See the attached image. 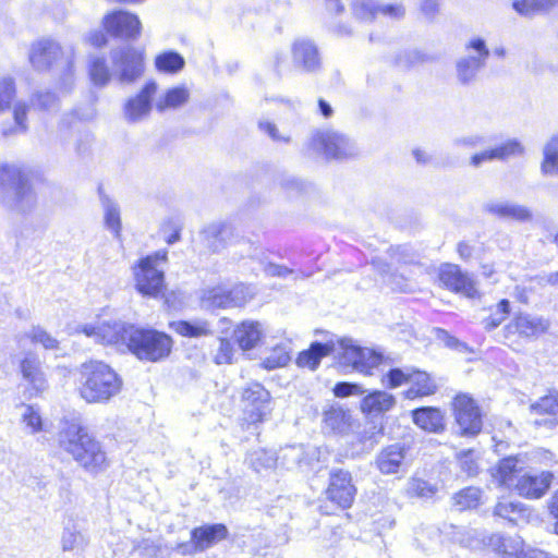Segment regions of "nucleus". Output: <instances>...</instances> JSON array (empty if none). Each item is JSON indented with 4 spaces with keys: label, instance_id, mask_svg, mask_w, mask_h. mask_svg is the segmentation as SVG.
Returning a JSON list of instances; mask_svg holds the SVG:
<instances>
[{
    "label": "nucleus",
    "instance_id": "f257e3e1",
    "mask_svg": "<svg viewBox=\"0 0 558 558\" xmlns=\"http://www.w3.org/2000/svg\"><path fill=\"white\" fill-rule=\"evenodd\" d=\"M58 442L87 472L97 474L108 468L106 452L100 444L77 421L65 420L61 423Z\"/></svg>",
    "mask_w": 558,
    "mask_h": 558
},
{
    "label": "nucleus",
    "instance_id": "f03ea898",
    "mask_svg": "<svg viewBox=\"0 0 558 558\" xmlns=\"http://www.w3.org/2000/svg\"><path fill=\"white\" fill-rule=\"evenodd\" d=\"M517 457H508L490 470L493 482L498 486L513 488L517 493L529 499H538L548 490L554 475L544 471L539 474L522 473Z\"/></svg>",
    "mask_w": 558,
    "mask_h": 558
},
{
    "label": "nucleus",
    "instance_id": "7ed1b4c3",
    "mask_svg": "<svg viewBox=\"0 0 558 558\" xmlns=\"http://www.w3.org/2000/svg\"><path fill=\"white\" fill-rule=\"evenodd\" d=\"M122 389V379L106 363L89 361L80 369L78 393L87 403H106Z\"/></svg>",
    "mask_w": 558,
    "mask_h": 558
},
{
    "label": "nucleus",
    "instance_id": "20e7f679",
    "mask_svg": "<svg viewBox=\"0 0 558 558\" xmlns=\"http://www.w3.org/2000/svg\"><path fill=\"white\" fill-rule=\"evenodd\" d=\"M0 202L9 209L26 213L36 205V194L17 165H0Z\"/></svg>",
    "mask_w": 558,
    "mask_h": 558
},
{
    "label": "nucleus",
    "instance_id": "39448f33",
    "mask_svg": "<svg viewBox=\"0 0 558 558\" xmlns=\"http://www.w3.org/2000/svg\"><path fill=\"white\" fill-rule=\"evenodd\" d=\"M16 93V84L12 76L0 77V116L12 109V122L1 125V134L4 137L21 135L28 130L27 114L31 107L24 100L13 104Z\"/></svg>",
    "mask_w": 558,
    "mask_h": 558
},
{
    "label": "nucleus",
    "instance_id": "423d86ee",
    "mask_svg": "<svg viewBox=\"0 0 558 558\" xmlns=\"http://www.w3.org/2000/svg\"><path fill=\"white\" fill-rule=\"evenodd\" d=\"M167 252H156L140 259L133 267L136 290L146 296L157 298L165 288L163 266Z\"/></svg>",
    "mask_w": 558,
    "mask_h": 558
},
{
    "label": "nucleus",
    "instance_id": "0eeeda50",
    "mask_svg": "<svg viewBox=\"0 0 558 558\" xmlns=\"http://www.w3.org/2000/svg\"><path fill=\"white\" fill-rule=\"evenodd\" d=\"M172 348V339L157 330L135 328L128 342V349L140 360L157 362L167 357Z\"/></svg>",
    "mask_w": 558,
    "mask_h": 558
},
{
    "label": "nucleus",
    "instance_id": "6e6552de",
    "mask_svg": "<svg viewBox=\"0 0 558 558\" xmlns=\"http://www.w3.org/2000/svg\"><path fill=\"white\" fill-rule=\"evenodd\" d=\"M135 327L122 320H102L93 324L78 325L76 332H82L95 342L126 348Z\"/></svg>",
    "mask_w": 558,
    "mask_h": 558
},
{
    "label": "nucleus",
    "instance_id": "1a4fd4ad",
    "mask_svg": "<svg viewBox=\"0 0 558 558\" xmlns=\"http://www.w3.org/2000/svg\"><path fill=\"white\" fill-rule=\"evenodd\" d=\"M311 147L327 158L348 159L359 155L356 143L347 135L333 130H318L313 133Z\"/></svg>",
    "mask_w": 558,
    "mask_h": 558
},
{
    "label": "nucleus",
    "instance_id": "9d476101",
    "mask_svg": "<svg viewBox=\"0 0 558 558\" xmlns=\"http://www.w3.org/2000/svg\"><path fill=\"white\" fill-rule=\"evenodd\" d=\"M244 418L252 424L265 421L271 413V397L259 383L248 384L242 391Z\"/></svg>",
    "mask_w": 558,
    "mask_h": 558
},
{
    "label": "nucleus",
    "instance_id": "9b49d317",
    "mask_svg": "<svg viewBox=\"0 0 558 558\" xmlns=\"http://www.w3.org/2000/svg\"><path fill=\"white\" fill-rule=\"evenodd\" d=\"M456 423L462 436H476L482 430V414L475 400L470 396L458 395L452 402Z\"/></svg>",
    "mask_w": 558,
    "mask_h": 558
},
{
    "label": "nucleus",
    "instance_id": "f8f14e48",
    "mask_svg": "<svg viewBox=\"0 0 558 558\" xmlns=\"http://www.w3.org/2000/svg\"><path fill=\"white\" fill-rule=\"evenodd\" d=\"M114 74L123 84L136 81L143 73V54L132 47H121L110 52Z\"/></svg>",
    "mask_w": 558,
    "mask_h": 558
},
{
    "label": "nucleus",
    "instance_id": "ddd939ff",
    "mask_svg": "<svg viewBox=\"0 0 558 558\" xmlns=\"http://www.w3.org/2000/svg\"><path fill=\"white\" fill-rule=\"evenodd\" d=\"M291 64L303 73H316L322 69V57L315 41L310 38L300 37L294 39L290 46Z\"/></svg>",
    "mask_w": 558,
    "mask_h": 558
},
{
    "label": "nucleus",
    "instance_id": "4468645a",
    "mask_svg": "<svg viewBox=\"0 0 558 558\" xmlns=\"http://www.w3.org/2000/svg\"><path fill=\"white\" fill-rule=\"evenodd\" d=\"M102 25L107 33L121 39H136L142 24L137 15L118 10L104 16Z\"/></svg>",
    "mask_w": 558,
    "mask_h": 558
},
{
    "label": "nucleus",
    "instance_id": "2eb2a0df",
    "mask_svg": "<svg viewBox=\"0 0 558 558\" xmlns=\"http://www.w3.org/2000/svg\"><path fill=\"white\" fill-rule=\"evenodd\" d=\"M340 349L339 363L344 367L368 374L369 369L379 363L378 356L373 351L353 344L352 340H342Z\"/></svg>",
    "mask_w": 558,
    "mask_h": 558
},
{
    "label": "nucleus",
    "instance_id": "dca6fc26",
    "mask_svg": "<svg viewBox=\"0 0 558 558\" xmlns=\"http://www.w3.org/2000/svg\"><path fill=\"white\" fill-rule=\"evenodd\" d=\"M327 498L342 509L350 508L356 495V488L352 484L350 472L333 470L330 472V482L326 490Z\"/></svg>",
    "mask_w": 558,
    "mask_h": 558
},
{
    "label": "nucleus",
    "instance_id": "f3484780",
    "mask_svg": "<svg viewBox=\"0 0 558 558\" xmlns=\"http://www.w3.org/2000/svg\"><path fill=\"white\" fill-rule=\"evenodd\" d=\"M157 92L155 82L147 83L142 90L130 98L123 108L124 119L130 123H137L146 119L151 110V98Z\"/></svg>",
    "mask_w": 558,
    "mask_h": 558
},
{
    "label": "nucleus",
    "instance_id": "a211bd4d",
    "mask_svg": "<svg viewBox=\"0 0 558 558\" xmlns=\"http://www.w3.org/2000/svg\"><path fill=\"white\" fill-rule=\"evenodd\" d=\"M243 290L241 286L234 287L231 290H227L223 287H215L204 292L202 305L207 310L241 306L246 302L243 296Z\"/></svg>",
    "mask_w": 558,
    "mask_h": 558
},
{
    "label": "nucleus",
    "instance_id": "6ab92c4d",
    "mask_svg": "<svg viewBox=\"0 0 558 558\" xmlns=\"http://www.w3.org/2000/svg\"><path fill=\"white\" fill-rule=\"evenodd\" d=\"M28 57L36 70L45 71L62 57V48L57 41L43 38L32 45Z\"/></svg>",
    "mask_w": 558,
    "mask_h": 558
},
{
    "label": "nucleus",
    "instance_id": "aec40b11",
    "mask_svg": "<svg viewBox=\"0 0 558 558\" xmlns=\"http://www.w3.org/2000/svg\"><path fill=\"white\" fill-rule=\"evenodd\" d=\"M549 322L543 317L530 314L515 316L505 328L506 335H518L523 338H533L546 332Z\"/></svg>",
    "mask_w": 558,
    "mask_h": 558
},
{
    "label": "nucleus",
    "instance_id": "412c9836",
    "mask_svg": "<svg viewBox=\"0 0 558 558\" xmlns=\"http://www.w3.org/2000/svg\"><path fill=\"white\" fill-rule=\"evenodd\" d=\"M20 372L29 385L31 396H38L47 389V379L37 355L27 353L20 362Z\"/></svg>",
    "mask_w": 558,
    "mask_h": 558
},
{
    "label": "nucleus",
    "instance_id": "4be33fe9",
    "mask_svg": "<svg viewBox=\"0 0 558 558\" xmlns=\"http://www.w3.org/2000/svg\"><path fill=\"white\" fill-rule=\"evenodd\" d=\"M351 5L354 16L361 21H371L377 14L391 19H399L404 14V9L401 4L376 5L373 0H352Z\"/></svg>",
    "mask_w": 558,
    "mask_h": 558
},
{
    "label": "nucleus",
    "instance_id": "5701e85b",
    "mask_svg": "<svg viewBox=\"0 0 558 558\" xmlns=\"http://www.w3.org/2000/svg\"><path fill=\"white\" fill-rule=\"evenodd\" d=\"M524 154L523 145L517 140H508L507 142L490 148L485 149L481 153L474 154L470 163L477 168L483 162H488L493 160H506L510 157L521 156Z\"/></svg>",
    "mask_w": 558,
    "mask_h": 558
},
{
    "label": "nucleus",
    "instance_id": "b1692460",
    "mask_svg": "<svg viewBox=\"0 0 558 558\" xmlns=\"http://www.w3.org/2000/svg\"><path fill=\"white\" fill-rule=\"evenodd\" d=\"M440 282L448 289L461 292L470 298H473L477 290L471 278L462 274L458 266L446 265L439 272Z\"/></svg>",
    "mask_w": 558,
    "mask_h": 558
},
{
    "label": "nucleus",
    "instance_id": "393cba45",
    "mask_svg": "<svg viewBox=\"0 0 558 558\" xmlns=\"http://www.w3.org/2000/svg\"><path fill=\"white\" fill-rule=\"evenodd\" d=\"M228 535V530L223 524H214L205 527H196L192 531V539L194 545L184 546L180 548L183 554L192 553L196 550H204L209 547L213 543L225 539Z\"/></svg>",
    "mask_w": 558,
    "mask_h": 558
},
{
    "label": "nucleus",
    "instance_id": "a878e982",
    "mask_svg": "<svg viewBox=\"0 0 558 558\" xmlns=\"http://www.w3.org/2000/svg\"><path fill=\"white\" fill-rule=\"evenodd\" d=\"M376 465L383 474H397L405 465V449L399 444L385 447L376 457Z\"/></svg>",
    "mask_w": 558,
    "mask_h": 558
},
{
    "label": "nucleus",
    "instance_id": "bb28decb",
    "mask_svg": "<svg viewBox=\"0 0 558 558\" xmlns=\"http://www.w3.org/2000/svg\"><path fill=\"white\" fill-rule=\"evenodd\" d=\"M476 58L461 56L457 59L454 68L457 80L462 85H469L476 80L481 70L486 66V51L483 48L482 53Z\"/></svg>",
    "mask_w": 558,
    "mask_h": 558
},
{
    "label": "nucleus",
    "instance_id": "cd10ccee",
    "mask_svg": "<svg viewBox=\"0 0 558 558\" xmlns=\"http://www.w3.org/2000/svg\"><path fill=\"white\" fill-rule=\"evenodd\" d=\"M484 208L487 213L504 219L527 221L532 218V214L526 207L513 203L489 202L484 205Z\"/></svg>",
    "mask_w": 558,
    "mask_h": 558
},
{
    "label": "nucleus",
    "instance_id": "c85d7f7f",
    "mask_svg": "<svg viewBox=\"0 0 558 558\" xmlns=\"http://www.w3.org/2000/svg\"><path fill=\"white\" fill-rule=\"evenodd\" d=\"M263 336L262 325L258 322L245 320L233 331V337L239 347L246 351L255 348Z\"/></svg>",
    "mask_w": 558,
    "mask_h": 558
},
{
    "label": "nucleus",
    "instance_id": "c756f323",
    "mask_svg": "<svg viewBox=\"0 0 558 558\" xmlns=\"http://www.w3.org/2000/svg\"><path fill=\"white\" fill-rule=\"evenodd\" d=\"M412 415L414 423L424 430L439 433L445 429L444 415L437 408L416 409L412 412Z\"/></svg>",
    "mask_w": 558,
    "mask_h": 558
},
{
    "label": "nucleus",
    "instance_id": "7c9ffc66",
    "mask_svg": "<svg viewBox=\"0 0 558 558\" xmlns=\"http://www.w3.org/2000/svg\"><path fill=\"white\" fill-rule=\"evenodd\" d=\"M351 414L339 404H331L324 411V427L333 433H345L351 426Z\"/></svg>",
    "mask_w": 558,
    "mask_h": 558
},
{
    "label": "nucleus",
    "instance_id": "2f4dec72",
    "mask_svg": "<svg viewBox=\"0 0 558 558\" xmlns=\"http://www.w3.org/2000/svg\"><path fill=\"white\" fill-rule=\"evenodd\" d=\"M190 92L184 86H177L167 89L155 101V108L159 112L177 109L189 101Z\"/></svg>",
    "mask_w": 558,
    "mask_h": 558
},
{
    "label": "nucleus",
    "instance_id": "473e14b6",
    "mask_svg": "<svg viewBox=\"0 0 558 558\" xmlns=\"http://www.w3.org/2000/svg\"><path fill=\"white\" fill-rule=\"evenodd\" d=\"M231 234V228L222 222L210 223L202 232L205 244L214 252L221 250Z\"/></svg>",
    "mask_w": 558,
    "mask_h": 558
},
{
    "label": "nucleus",
    "instance_id": "72a5a7b5",
    "mask_svg": "<svg viewBox=\"0 0 558 558\" xmlns=\"http://www.w3.org/2000/svg\"><path fill=\"white\" fill-rule=\"evenodd\" d=\"M411 387L405 391L408 399H415L417 397H425L435 393L437 387L424 372L411 373L408 377Z\"/></svg>",
    "mask_w": 558,
    "mask_h": 558
},
{
    "label": "nucleus",
    "instance_id": "f704fd0d",
    "mask_svg": "<svg viewBox=\"0 0 558 558\" xmlns=\"http://www.w3.org/2000/svg\"><path fill=\"white\" fill-rule=\"evenodd\" d=\"M395 405V398L385 391H374L367 395L362 403L361 409L368 414H379L389 411Z\"/></svg>",
    "mask_w": 558,
    "mask_h": 558
},
{
    "label": "nucleus",
    "instance_id": "c9c22d12",
    "mask_svg": "<svg viewBox=\"0 0 558 558\" xmlns=\"http://www.w3.org/2000/svg\"><path fill=\"white\" fill-rule=\"evenodd\" d=\"M531 410L536 414H548L550 417L544 422L536 420L535 425L542 424L554 427L557 425V420L554 417L558 412V392L549 393L541 398L536 403L531 407Z\"/></svg>",
    "mask_w": 558,
    "mask_h": 558
},
{
    "label": "nucleus",
    "instance_id": "e433bc0d",
    "mask_svg": "<svg viewBox=\"0 0 558 558\" xmlns=\"http://www.w3.org/2000/svg\"><path fill=\"white\" fill-rule=\"evenodd\" d=\"M171 328L179 335L184 337L198 338L211 333L210 324L204 319L192 322L178 320L171 323Z\"/></svg>",
    "mask_w": 558,
    "mask_h": 558
},
{
    "label": "nucleus",
    "instance_id": "4c0bfd02",
    "mask_svg": "<svg viewBox=\"0 0 558 558\" xmlns=\"http://www.w3.org/2000/svg\"><path fill=\"white\" fill-rule=\"evenodd\" d=\"M558 5V0H514L512 8L521 15L547 13Z\"/></svg>",
    "mask_w": 558,
    "mask_h": 558
},
{
    "label": "nucleus",
    "instance_id": "58836bf2",
    "mask_svg": "<svg viewBox=\"0 0 558 558\" xmlns=\"http://www.w3.org/2000/svg\"><path fill=\"white\" fill-rule=\"evenodd\" d=\"M541 170L544 175H558V135L553 136L543 148Z\"/></svg>",
    "mask_w": 558,
    "mask_h": 558
},
{
    "label": "nucleus",
    "instance_id": "ea45409f",
    "mask_svg": "<svg viewBox=\"0 0 558 558\" xmlns=\"http://www.w3.org/2000/svg\"><path fill=\"white\" fill-rule=\"evenodd\" d=\"M21 423L29 435H35L44 429V422L39 409L32 404H20Z\"/></svg>",
    "mask_w": 558,
    "mask_h": 558
},
{
    "label": "nucleus",
    "instance_id": "a19ab883",
    "mask_svg": "<svg viewBox=\"0 0 558 558\" xmlns=\"http://www.w3.org/2000/svg\"><path fill=\"white\" fill-rule=\"evenodd\" d=\"M331 347L328 344H323L315 342L311 345L307 351H303L300 353L296 363L301 367H308L310 369H315L323 356H326L330 353Z\"/></svg>",
    "mask_w": 558,
    "mask_h": 558
},
{
    "label": "nucleus",
    "instance_id": "79ce46f5",
    "mask_svg": "<svg viewBox=\"0 0 558 558\" xmlns=\"http://www.w3.org/2000/svg\"><path fill=\"white\" fill-rule=\"evenodd\" d=\"M482 492L477 487H466L453 495V504L459 511L476 508L481 504Z\"/></svg>",
    "mask_w": 558,
    "mask_h": 558
},
{
    "label": "nucleus",
    "instance_id": "37998d69",
    "mask_svg": "<svg viewBox=\"0 0 558 558\" xmlns=\"http://www.w3.org/2000/svg\"><path fill=\"white\" fill-rule=\"evenodd\" d=\"M184 58L174 51L160 53L155 59L157 70L165 73H177L184 68Z\"/></svg>",
    "mask_w": 558,
    "mask_h": 558
},
{
    "label": "nucleus",
    "instance_id": "c03bdc74",
    "mask_svg": "<svg viewBox=\"0 0 558 558\" xmlns=\"http://www.w3.org/2000/svg\"><path fill=\"white\" fill-rule=\"evenodd\" d=\"M247 461L251 468L255 472L259 473L262 471L274 469L277 463V457L272 451L257 449L248 453Z\"/></svg>",
    "mask_w": 558,
    "mask_h": 558
},
{
    "label": "nucleus",
    "instance_id": "a18cd8bd",
    "mask_svg": "<svg viewBox=\"0 0 558 558\" xmlns=\"http://www.w3.org/2000/svg\"><path fill=\"white\" fill-rule=\"evenodd\" d=\"M87 544L88 539L82 532L70 527L64 529L61 537V545L64 551H80L83 550Z\"/></svg>",
    "mask_w": 558,
    "mask_h": 558
},
{
    "label": "nucleus",
    "instance_id": "49530a36",
    "mask_svg": "<svg viewBox=\"0 0 558 558\" xmlns=\"http://www.w3.org/2000/svg\"><path fill=\"white\" fill-rule=\"evenodd\" d=\"M88 72L92 82L100 87L107 85L111 77V73L106 64L105 59L99 57L90 58Z\"/></svg>",
    "mask_w": 558,
    "mask_h": 558
},
{
    "label": "nucleus",
    "instance_id": "de8ad7c7",
    "mask_svg": "<svg viewBox=\"0 0 558 558\" xmlns=\"http://www.w3.org/2000/svg\"><path fill=\"white\" fill-rule=\"evenodd\" d=\"M101 202L105 210L106 226L109 230L114 232L117 236H119L121 230L120 210L117 204L108 197H104Z\"/></svg>",
    "mask_w": 558,
    "mask_h": 558
},
{
    "label": "nucleus",
    "instance_id": "09e8293b",
    "mask_svg": "<svg viewBox=\"0 0 558 558\" xmlns=\"http://www.w3.org/2000/svg\"><path fill=\"white\" fill-rule=\"evenodd\" d=\"M26 337L34 344H41L47 350L58 349L59 341L40 326H33Z\"/></svg>",
    "mask_w": 558,
    "mask_h": 558
},
{
    "label": "nucleus",
    "instance_id": "8fccbe9b",
    "mask_svg": "<svg viewBox=\"0 0 558 558\" xmlns=\"http://www.w3.org/2000/svg\"><path fill=\"white\" fill-rule=\"evenodd\" d=\"M499 556L502 558H529L523 549V541L519 536L506 537Z\"/></svg>",
    "mask_w": 558,
    "mask_h": 558
},
{
    "label": "nucleus",
    "instance_id": "3c124183",
    "mask_svg": "<svg viewBox=\"0 0 558 558\" xmlns=\"http://www.w3.org/2000/svg\"><path fill=\"white\" fill-rule=\"evenodd\" d=\"M31 102L39 110L50 111L58 107V97L49 90H38L32 95Z\"/></svg>",
    "mask_w": 558,
    "mask_h": 558
},
{
    "label": "nucleus",
    "instance_id": "603ef678",
    "mask_svg": "<svg viewBox=\"0 0 558 558\" xmlns=\"http://www.w3.org/2000/svg\"><path fill=\"white\" fill-rule=\"evenodd\" d=\"M524 511L521 502H513L509 500H500L495 507L494 513L500 518L509 521H515V514H521Z\"/></svg>",
    "mask_w": 558,
    "mask_h": 558
},
{
    "label": "nucleus",
    "instance_id": "864d4df0",
    "mask_svg": "<svg viewBox=\"0 0 558 558\" xmlns=\"http://www.w3.org/2000/svg\"><path fill=\"white\" fill-rule=\"evenodd\" d=\"M425 57L417 50H404L396 54L395 64L402 69L408 70L416 64L424 62Z\"/></svg>",
    "mask_w": 558,
    "mask_h": 558
},
{
    "label": "nucleus",
    "instance_id": "5fc2aeb1",
    "mask_svg": "<svg viewBox=\"0 0 558 558\" xmlns=\"http://www.w3.org/2000/svg\"><path fill=\"white\" fill-rule=\"evenodd\" d=\"M510 312V303L508 300H501L496 307L495 313L488 318L483 320L484 327L487 330L497 328L508 316Z\"/></svg>",
    "mask_w": 558,
    "mask_h": 558
},
{
    "label": "nucleus",
    "instance_id": "6e6d98bb",
    "mask_svg": "<svg viewBox=\"0 0 558 558\" xmlns=\"http://www.w3.org/2000/svg\"><path fill=\"white\" fill-rule=\"evenodd\" d=\"M408 495L410 497L429 498L436 489L426 481L421 478H412L408 485Z\"/></svg>",
    "mask_w": 558,
    "mask_h": 558
},
{
    "label": "nucleus",
    "instance_id": "4d7b16f0",
    "mask_svg": "<svg viewBox=\"0 0 558 558\" xmlns=\"http://www.w3.org/2000/svg\"><path fill=\"white\" fill-rule=\"evenodd\" d=\"M457 459L459 461L461 470L466 473L469 476H474L478 472L477 460L474 457V451L462 450L457 453Z\"/></svg>",
    "mask_w": 558,
    "mask_h": 558
},
{
    "label": "nucleus",
    "instance_id": "13d9d810",
    "mask_svg": "<svg viewBox=\"0 0 558 558\" xmlns=\"http://www.w3.org/2000/svg\"><path fill=\"white\" fill-rule=\"evenodd\" d=\"M289 361L290 355L283 348H275L271 353L264 359L263 365L267 369H274L287 365Z\"/></svg>",
    "mask_w": 558,
    "mask_h": 558
},
{
    "label": "nucleus",
    "instance_id": "bf43d9fd",
    "mask_svg": "<svg viewBox=\"0 0 558 558\" xmlns=\"http://www.w3.org/2000/svg\"><path fill=\"white\" fill-rule=\"evenodd\" d=\"M485 49L486 51V61L488 60L490 56V51L487 47L486 40L480 36H473L470 39H468L464 44V57H473L476 58L478 54L482 53V49Z\"/></svg>",
    "mask_w": 558,
    "mask_h": 558
},
{
    "label": "nucleus",
    "instance_id": "052dcab7",
    "mask_svg": "<svg viewBox=\"0 0 558 558\" xmlns=\"http://www.w3.org/2000/svg\"><path fill=\"white\" fill-rule=\"evenodd\" d=\"M233 347L227 339L219 340V348L217 353L215 354V362L217 364H228L231 363L233 356Z\"/></svg>",
    "mask_w": 558,
    "mask_h": 558
},
{
    "label": "nucleus",
    "instance_id": "680f3d73",
    "mask_svg": "<svg viewBox=\"0 0 558 558\" xmlns=\"http://www.w3.org/2000/svg\"><path fill=\"white\" fill-rule=\"evenodd\" d=\"M259 129L262 132L266 133L271 140L276 142H288L289 137L281 135L278 131L276 124L269 121H260Z\"/></svg>",
    "mask_w": 558,
    "mask_h": 558
},
{
    "label": "nucleus",
    "instance_id": "e2e57ef3",
    "mask_svg": "<svg viewBox=\"0 0 558 558\" xmlns=\"http://www.w3.org/2000/svg\"><path fill=\"white\" fill-rule=\"evenodd\" d=\"M333 392L337 397L342 398L351 395L362 393L360 386L349 383H338L333 388Z\"/></svg>",
    "mask_w": 558,
    "mask_h": 558
},
{
    "label": "nucleus",
    "instance_id": "0e129e2a",
    "mask_svg": "<svg viewBox=\"0 0 558 558\" xmlns=\"http://www.w3.org/2000/svg\"><path fill=\"white\" fill-rule=\"evenodd\" d=\"M484 143H485L484 137L480 136V135L463 136V137L456 138L453 142V144L456 146H463V147H469V148H474V147L481 146Z\"/></svg>",
    "mask_w": 558,
    "mask_h": 558
},
{
    "label": "nucleus",
    "instance_id": "69168bd1",
    "mask_svg": "<svg viewBox=\"0 0 558 558\" xmlns=\"http://www.w3.org/2000/svg\"><path fill=\"white\" fill-rule=\"evenodd\" d=\"M410 374H405L399 368L391 369L388 373L389 387L395 388L404 383L409 384L408 377Z\"/></svg>",
    "mask_w": 558,
    "mask_h": 558
},
{
    "label": "nucleus",
    "instance_id": "338daca9",
    "mask_svg": "<svg viewBox=\"0 0 558 558\" xmlns=\"http://www.w3.org/2000/svg\"><path fill=\"white\" fill-rule=\"evenodd\" d=\"M506 537L500 534H493L484 539V545L496 554H500Z\"/></svg>",
    "mask_w": 558,
    "mask_h": 558
},
{
    "label": "nucleus",
    "instance_id": "774afa93",
    "mask_svg": "<svg viewBox=\"0 0 558 558\" xmlns=\"http://www.w3.org/2000/svg\"><path fill=\"white\" fill-rule=\"evenodd\" d=\"M265 272L271 277H287L289 274H292L293 270L282 265L268 264L265 267Z\"/></svg>",
    "mask_w": 558,
    "mask_h": 558
}]
</instances>
